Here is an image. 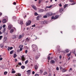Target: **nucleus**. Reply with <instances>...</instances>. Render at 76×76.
<instances>
[{
	"instance_id": "nucleus-1",
	"label": "nucleus",
	"mask_w": 76,
	"mask_h": 76,
	"mask_svg": "<svg viewBox=\"0 0 76 76\" xmlns=\"http://www.w3.org/2000/svg\"><path fill=\"white\" fill-rule=\"evenodd\" d=\"M31 47L33 48V50L34 51H35L36 50H38V47L35 45H32Z\"/></svg>"
},
{
	"instance_id": "nucleus-2",
	"label": "nucleus",
	"mask_w": 76,
	"mask_h": 76,
	"mask_svg": "<svg viewBox=\"0 0 76 76\" xmlns=\"http://www.w3.org/2000/svg\"><path fill=\"white\" fill-rule=\"evenodd\" d=\"M31 23V21L30 20H28L26 23V26H29Z\"/></svg>"
},
{
	"instance_id": "nucleus-3",
	"label": "nucleus",
	"mask_w": 76,
	"mask_h": 76,
	"mask_svg": "<svg viewBox=\"0 0 76 76\" xmlns=\"http://www.w3.org/2000/svg\"><path fill=\"white\" fill-rule=\"evenodd\" d=\"M47 16H51L53 15V13L51 12H48L46 14Z\"/></svg>"
},
{
	"instance_id": "nucleus-4",
	"label": "nucleus",
	"mask_w": 76,
	"mask_h": 76,
	"mask_svg": "<svg viewBox=\"0 0 76 76\" xmlns=\"http://www.w3.org/2000/svg\"><path fill=\"white\" fill-rule=\"evenodd\" d=\"M58 15H56L55 17L54 16H53L52 17V19H56L58 18Z\"/></svg>"
},
{
	"instance_id": "nucleus-5",
	"label": "nucleus",
	"mask_w": 76,
	"mask_h": 76,
	"mask_svg": "<svg viewBox=\"0 0 76 76\" xmlns=\"http://www.w3.org/2000/svg\"><path fill=\"white\" fill-rule=\"evenodd\" d=\"M18 23L20 24V25H22L23 24V21L22 20H19L18 21Z\"/></svg>"
},
{
	"instance_id": "nucleus-6",
	"label": "nucleus",
	"mask_w": 76,
	"mask_h": 76,
	"mask_svg": "<svg viewBox=\"0 0 76 76\" xmlns=\"http://www.w3.org/2000/svg\"><path fill=\"white\" fill-rule=\"evenodd\" d=\"M19 48H20V51H21L22 50V49H23V46L22 45H21L19 46Z\"/></svg>"
},
{
	"instance_id": "nucleus-7",
	"label": "nucleus",
	"mask_w": 76,
	"mask_h": 76,
	"mask_svg": "<svg viewBox=\"0 0 76 76\" xmlns=\"http://www.w3.org/2000/svg\"><path fill=\"white\" fill-rule=\"evenodd\" d=\"M46 23H47V20L41 22V24H45Z\"/></svg>"
},
{
	"instance_id": "nucleus-8",
	"label": "nucleus",
	"mask_w": 76,
	"mask_h": 76,
	"mask_svg": "<svg viewBox=\"0 0 76 76\" xmlns=\"http://www.w3.org/2000/svg\"><path fill=\"white\" fill-rule=\"evenodd\" d=\"M21 59L23 61H25V58L24 55H23L21 57Z\"/></svg>"
},
{
	"instance_id": "nucleus-9",
	"label": "nucleus",
	"mask_w": 76,
	"mask_h": 76,
	"mask_svg": "<svg viewBox=\"0 0 76 76\" xmlns=\"http://www.w3.org/2000/svg\"><path fill=\"white\" fill-rule=\"evenodd\" d=\"M40 56V54H39L38 55H37V56H36L35 57V59L36 60H37L39 57Z\"/></svg>"
},
{
	"instance_id": "nucleus-10",
	"label": "nucleus",
	"mask_w": 76,
	"mask_h": 76,
	"mask_svg": "<svg viewBox=\"0 0 76 76\" xmlns=\"http://www.w3.org/2000/svg\"><path fill=\"white\" fill-rule=\"evenodd\" d=\"M31 6L32 8L33 9H34L35 10H36L37 9V7H35V6H34V5H32Z\"/></svg>"
},
{
	"instance_id": "nucleus-11",
	"label": "nucleus",
	"mask_w": 76,
	"mask_h": 76,
	"mask_svg": "<svg viewBox=\"0 0 76 76\" xmlns=\"http://www.w3.org/2000/svg\"><path fill=\"white\" fill-rule=\"evenodd\" d=\"M64 10V9L63 8H60L59 9V12H60V13H61L63 11V10Z\"/></svg>"
},
{
	"instance_id": "nucleus-12",
	"label": "nucleus",
	"mask_w": 76,
	"mask_h": 76,
	"mask_svg": "<svg viewBox=\"0 0 76 76\" xmlns=\"http://www.w3.org/2000/svg\"><path fill=\"white\" fill-rule=\"evenodd\" d=\"M27 75H30L31 74V70H28L26 71Z\"/></svg>"
},
{
	"instance_id": "nucleus-13",
	"label": "nucleus",
	"mask_w": 76,
	"mask_h": 76,
	"mask_svg": "<svg viewBox=\"0 0 76 76\" xmlns=\"http://www.w3.org/2000/svg\"><path fill=\"white\" fill-rule=\"evenodd\" d=\"M50 63L51 64H54L55 63V61L53 60H52L50 61Z\"/></svg>"
},
{
	"instance_id": "nucleus-14",
	"label": "nucleus",
	"mask_w": 76,
	"mask_h": 76,
	"mask_svg": "<svg viewBox=\"0 0 76 76\" xmlns=\"http://www.w3.org/2000/svg\"><path fill=\"white\" fill-rule=\"evenodd\" d=\"M6 21H7L6 19H4L2 20V22L3 23H5L6 22Z\"/></svg>"
},
{
	"instance_id": "nucleus-15",
	"label": "nucleus",
	"mask_w": 76,
	"mask_h": 76,
	"mask_svg": "<svg viewBox=\"0 0 76 76\" xmlns=\"http://www.w3.org/2000/svg\"><path fill=\"white\" fill-rule=\"evenodd\" d=\"M7 39V37H4V42L6 41Z\"/></svg>"
},
{
	"instance_id": "nucleus-16",
	"label": "nucleus",
	"mask_w": 76,
	"mask_h": 76,
	"mask_svg": "<svg viewBox=\"0 0 76 76\" xmlns=\"http://www.w3.org/2000/svg\"><path fill=\"white\" fill-rule=\"evenodd\" d=\"M26 40L27 42H29L30 41V38L27 37L26 39Z\"/></svg>"
},
{
	"instance_id": "nucleus-17",
	"label": "nucleus",
	"mask_w": 76,
	"mask_h": 76,
	"mask_svg": "<svg viewBox=\"0 0 76 76\" xmlns=\"http://www.w3.org/2000/svg\"><path fill=\"white\" fill-rule=\"evenodd\" d=\"M12 25H10L9 26H8V29H10L12 28Z\"/></svg>"
},
{
	"instance_id": "nucleus-18",
	"label": "nucleus",
	"mask_w": 76,
	"mask_h": 76,
	"mask_svg": "<svg viewBox=\"0 0 76 76\" xmlns=\"http://www.w3.org/2000/svg\"><path fill=\"white\" fill-rule=\"evenodd\" d=\"M12 49H13L12 47H11L10 48V47H8V51H9L10 50H12Z\"/></svg>"
},
{
	"instance_id": "nucleus-19",
	"label": "nucleus",
	"mask_w": 76,
	"mask_h": 76,
	"mask_svg": "<svg viewBox=\"0 0 76 76\" xmlns=\"http://www.w3.org/2000/svg\"><path fill=\"white\" fill-rule=\"evenodd\" d=\"M13 39H16V36L15 35H14L12 36Z\"/></svg>"
},
{
	"instance_id": "nucleus-20",
	"label": "nucleus",
	"mask_w": 76,
	"mask_h": 76,
	"mask_svg": "<svg viewBox=\"0 0 76 76\" xmlns=\"http://www.w3.org/2000/svg\"><path fill=\"white\" fill-rule=\"evenodd\" d=\"M44 11V10L42 9L40 10H39V12L40 13H42V12H43Z\"/></svg>"
},
{
	"instance_id": "nucleus-21",
	"label": "nucleus",
	"mask_w": 76,
	"mask_h": 76,
	"mask_svg": "<svg viewBox=\"0 0 76 76\" xmlns=\"http://www.w3.org/2000/svg\"><path fill=\"white\" fill-rule=\"evenodd\" d=\"M67 71L66 69H62V72H63V73H64V72H65Z\"/></svg>"
},
{
	"instance_id": "nucleus-22",
	"label": "nucleus",
	"mask_w": 76,
	"mask_h": 76,
	"mask_svg": "<svg viewBox=\"0 0 76 76\" xmlns=\"http://www.w3.org/2000/svg\"><path fill=\"white\" fill-rule=\"evenodd\" d=\"M0 47H1V48H3L4 47V45L3 44H0Z\"/></svg>"
},
{
	"instance_id": "nucleus-23",
	"label": "nucleus",
	"mask_w": 76,
	"mask_h": 76,
	"mask_svg": "<svg viewBox=\"0 0 76 76\" xmlns=\"http://www.w3.org/2000/svg\"><path fill=\"white\" fill-rule=\"evenodd\" d=\"M38 67L37 65H35L34 66V68L35 70H37V69H38Z\"/></svg>"
},
{
	"instance_id": "nucleus-24",
	"label": "nucleus",
	"mask_w": 76,
	"mask_h": 76,
	"mask_svg": "<svg viewBox=\"0 0 76 76\" xmlns=\"http://www.w3.org/2000/svg\"><path fill=\"white\" fill-rule=\"evenodd\" d=\"M22 38V35H20L18 37V39H21Z\"/></svg>"
},
{
	"instance_id": "nucleus-25",
	"label": "nucleus",
	"mask_w": 76,
	"mask_h": 76,
	"mask_svg": "<svg viewBox=\"0 0 76 76\" xmlns=\"http://www.w3.org/2000/svg\"><path fill=\"white\" fill-rule=\"evenodd\" d=\"M13 31H14V30H13V29H11L10 30V33L11 34H12V32H13Z\"/></svg>"
},
{
	"instance_id": "nucleus-26",
	"label": "nucleus",
	"mask_w": 76,
	"mask_h": 76,
	"mask_svg": "<svg viewBox=\"0 0 76 76\" xmlns=\"http://www.w3.org/2000/svg\"><path fill=\"white\" fill-rule=\"evenodd\" d=\"M5 31H6V28H4V29L2 30V32L4 33V32H5Z\"/></svg>"
},
{
	"instance_id": "nucleus-27",
	"label": "nucleus",
	"mask_w": 76,
	"mask_h": 76,
	"mask_svg": "<svg viewBox=\"0 0 76 76\" xmlns=\"http://www.w3.org/2000/svg\"><path fill=\"white\" fill-rule=\"evenodd\" d=\"M13 52H14V50H12L10 52V54H12L13 53Z\"/></svg>"
},
{
	"instance_id": "nucleus-28",
	"label": "nucleus",
	"mask_w": 76,
	"mask_h": 76,
	"mask_svg": "<svg viewBox=\"0 0 76 76\" xmlns=\"http://www.w3.org/2000/svg\"><path fill=\"white\" fill-rule=\"evenodd\" d=\"M68 5L67 4H65L64 6V9H66V7H67V6Z\"/></svg>"
},
{
	"instance_id": "nucleus-29",
	"label": "nucleus",
	"mask_w": 76,
	"mask_h": 76,
	"mask_svg": "<svg viewBox=\"0 0 76 76\" xmlns=\"http://www.w3.org/2000/svg\"><path fill=\"white\" fill-rule=\"evenodd\" d=\"M7 73H8L7 72H6V71L4 72V75H7Z\"/></svg>"
},
{
	"instance_id": "nucleus-30",
	"label": "nucleus",
	"mask_w": 76,
	"mask_h": 76,
	"mask_svg": "<svg viewBox=\"0 0 76 76\" xmlns=\"http://www.w3.org/2000/svg\"><path fill=\"white\" fill-rule=\"evenodd\" d=\"M16 76H21V74L18 73L17 74Z\"/></svg>"
},
{
	"instance_id": "nucleus-31",
	"label": "nucleus",
	"mask_w": 76,
	"mask_h": 76,
	"mask_svg": "<svg viewBox=\"0 0 76 76\" xmlns=\"http://www.w3.org/2000/svg\"><path fill=\"white\" fill-rule=\"evenodd\" d=\"M28 63V60H26L25 62V64H27V63Z\"/></svg>"
},
{
	"instance_id": "nucleus-32",
	"label": "nucleus",
	"mask_w": 76,
	"mask_h": 76,
	"mask_svg": "<svg viewBox=\"0 0 76 76\" xmlns=\"http://www.w3.org/2000/svg\"><path fill=\"white\" fill-rule=\"evenodd\" d=\"M43 18H47V14H46V15L43 16Z\"/></svg>"
},
{
	"instance_id": "nucleus-33",
	"label": "nucleus",
	"mask_w": 76,
	"mask_h": 76,
	"mask_svg": "<svg viewBox=\"0 0 76 76\" xmlns=\"http://www.w3.org/2000/svg\"><path fill=\"white\" fill-rule=\"evenodd\" d=\"M17 56V55L15 54H14L13 56V57L14 58H16V57Z\"/></svg>"
},
{
	"instance_id": "nucleus-34",
	"label": "nucleus",
	"mask_w": 76,
	"mask_h": 76,
	"mask_svg": "<svg viewBox=\"0 0 76 76\" xmlns=\"http://www.w3.org/2000/svg\"><path fill=\"white\" fill-rule=\"evenodd\" d=\"M21 69H25V66H21Z\"/></svg>"
},
{
	"instance_id": "nucleus-35",
	"label": "nucleus",
	"mask_w": 76,
	"mask_h": 76,
	"mask_svg": "<svg viewBox=\"0 0 76 76\" xmlns=\"http://www.w3.org/2000/svg\"><path fill=\"white\" fill-rule=\"evenodd\" d=\"M42 1V0H39V3L40 4V3H41Z\"/></svg>"
},
{
	"instance_id": "nucleus-36",
	"label": "nucleus",
	"mask_w": 76,
	"mask_h": 76,
	"mask_svg": "<svg viewBox=\"0 0 76 76\" xmlns=\"http://www.w3.org/2000/svg\"><path fill=\"white\" fill-rule=\"evenodd\" d=\"M3 38V36H0V40H1Z\"/></svg>"
},
{
	"instance_id": "nucleus-37",
	"label": "nucleus",
	"mask_w": 76,
	"mask_h": 76,
	"mask_svg": "<svg viewBox=\"0 0 76 76\" xmlns=\"http://www.w3.org/2000/svg\"><path fill=\"white\" fill-rule=\"evenodd\" d=\"M47 72H45L44 73V75H47Z\"/></svg>"
},
{
	"instance_id": "nucleus-38",
	"label": "nucleus",
	"mask_w": 76,
	"mask_h": 76,
	"mask_svg": "<svg viewBox=\"0 0 76 76\" xmlns=\"http://www.w3.org/2000/svg\"><path fill=\"white\" fill-rule=\"evenodd\" d=\"M71 54V53H69L67 54V56L68 57H69V56H70Z\"/></svg>"
},
{
	"instance_id": "nucleus-39",
	"label": "nucleus",
	"mask_w": 76,
	"mask_h": 76,
	"mask_svg": "<svg viewBox=\"0 0 76 76\" xmlns=\"http://www.w3.org/2000/svg\"><path fill=\"white\" fill-rule=\"evenodd\" d=\"M12 73H16V72L15 71H12V72H11Z\"/></svg>"
},
{
	"instance_id": "nucleus-40",
	"label": "nucleus",
	"mask_w": 76,
	"mask_h": 76,
	"mask_svg": "<svg viewBox=\"0 0 76 76\" xmlns=\"http://www.w3.org/2000/svg\"><path fill=\"white\" fill-rule=\"evenodd\" d=\"M18 65H20V66H22V63L21 62H19L18 63Z\"/></svg>"
},
{
	"instance_id": "nucleus-41",
	"label": "nucleus",
	"mask_w": 76,
	"mask_h": 76,
	"mask_svg": "<svg viewBox=\"0 0 76 76\" xmlns=\"http://www.w3.org/2000/svg\"><path fill=\"white\" fill-rule=\"evenodd\" d=\"M34 15L35 16H37V15H38V13L37 12H35V13H34Z\"/></svg>"
},
{
	"instance_id": "nucleus-42",
	"label": "nucleus",
	"mask_w": 76,
	"mask_h": 76,
	"mask_svg": "<svg viewBox=\"0 0 76 76\" xmlns=\"http://www.w3.org/2000/svg\"><path fill=\"white\" fill-rule=\"evenodd\" d=\"M65 51H66V53H68L69 52V49H66L65 50Z\"/></svg>"
},
{
	"instance_id": "nucleus-43",
	"label": "nucleus",
	"mask_w": 76,
	"mask_h": 76,
	"mask_svg": "<svg viewBox=\"0 0 76 76\" xmlns=\"http://www.w3.org/2000/svg\"><path fill=\"white\" fill-rule=\"evenodd\" d=\"M48 60H50V56H48Z\"/></svg>"
},
{
	"instance_id": "nucleus-44",
	"label": "nucleus",
	"mask_w": 76,
	"mask_h": 76,
	"mask_svg": "<svg viewBox=\"0 0 76 76\" xmlns=\"http://www.w3.org/2000/svg\"><path fill=\"white\" fill-rule=\"evenodd\" d=\"M39 17H40L39 16H38L37 18V20H39Z\"/></svg>"
},
{
	"instance_id": "nucleus-45",
	"label": "nucleus",
	"mask_w": 76,
	"mask_h": 76,
	"mask_svg": "<svg viewBox=\"0 0 76 76\" xmlns=\"http://www.w3.org/2000/svg\"><path fill=\"white\" fill-rule=\"evenodd\" d=\"M40 73H41V74H42V70H41V69L40 70Z\"/></svg>"
},
{
	"instance_id": "nucleus-46",
	"label": "nucleus",
	"mask_w": 76,
	"mask_h": 76,
	"mask_svg": "<svg viewBox=\"0 0 76 76\" xmlns=\"http://www.w3.org/2000/svg\"><path fill=\"white\" fill-rule=\"evenodd\" d=\"M53 7V5H50L49 6V8H51V7Z\"/></svg>"
},
{
	"instance_id": "nucleus-47",
	"label": "nucleus",
	"mask_w": 76,
	"mask_h": 76,
	"mask_svg": "<svg viewBox=\"0 0 76 76\" xmlns=\"http://www.w3.org/2000/svg\"><path fill=\"white\" fill-rule=\"evenodd\" d=\"M35 76H39V75L38 74H36L35 75Z\"/></svg>"
},
{
	"instance_id": "nucleus-48",
	"label": "nucleus",
	"mask_w": 76,
	"mask_h": 76,
	"mask_svg": "<svg viewBox=\"0 0 76 76\" xmlns=\"http://www.w3.org/2000/svg\"><path fill=\"white\" fill-rule=\"evenodd\" d=\"M3 28H5L6 27V25L5 24L3 25L2 26Z\"/></svg>"
},
{
	"instance_id": "nucleus-49",
	"label": "nucleus",
	"mask_w": 76,
	"mask_h": 76,
	"mask_svg": "<svg viewBox=\"0 0 76 76\" xmlns=\"http://www.w3.org/2000/svg\"><path fill=\"white\" fill-rule=\"evenodd\" d=\"M56 69L57 70H59V68H58V67H56Z\"/></svg>"
},
{
	"instance_id": "nucleus-50",
	"label": "nucleus",
	"mask_w": 76,
	"mask_h": 76,
	"mask_svg": "<svg viewBox=\"0 0 76 76\" xmlns=\"http://www.w3.org/2000/svg\"><path fill=\"white\" fill-rule=\"evenodd\" d=\"M27 53H28V50H25V53H26V54H27Z\"/></svg>"
},
{
	"instance_id": "nucleus-51",
	"label": "nucleus",
	"mask_w": 76,
	"mask_h": 76,
	"mask_svg": "<svg viewBox=\"0 0 76 76\" xmlns=\"http://www.w3.org/2000/svg\"><path fill=\"white\" fill-rule=\"evenodd\" d=\"M32 75H34V74H35V72L34 71L32 72Z\"/></svg>"
},
{
	"instance_id": "nucleus-52",
	"label": "nucleus",
	"mask_w": 76,
	"mask_h": 76,
	"mask_svg": "<svg viewBox=\"0 0 76 76\" xmlns=\"http://www.w3.org/2000/svg\"><path fill=\"white\" fill-rule=\"evenodd\" d=\"M13 18H14V19H15V20H16V17H13Z\"/></svg>"
},
{
	"instance_id": "nucleus-53",
	"label": "nucleus",
	"mask_w": 76,
	"mask_h": 76,
	"mask_svg": "<svg viewBox=\"0 0 76 76\" xmlns=\"http://www.w3.org/2000/svg\"><path fill=\"white\" fill-rule=\"evenodd\" d=\"M32 27H35V24H34V25L32 26Z\"/></svg>"
},
{
	"instance_id": "nucleus-54",
	"label": "nucleus",
	"mask_w": 76,
	"mask_h": 76,
	"mask_svg": "<svg viewBox=\"0 0 76 76\" xmlns=\"http://www.w3.org/2000/svg\"><path fill=\"white\" fill-rule=\"evenodd\" d=\"M62 57H61V56L60 55L59 56V58L60 59H61V58Z\"/></svg>"
},
{
	"instance_id": "nucleus-55",
	"label": "nucleus",
	"mask_w": 76,
	"mask_h": 76,
	"mask_svg": "<svg viewBox=\"0 0 76 76\" xmlns=\"http://www.w3.org/2000/svg\"><path fill=\"white\" fill-rule=\"evenodd\" d=\"M59 6L60 7H61V6H62V5H61V4H59Z\"/></svg>"
},
{
	"instance_id": "nucleus-56",
	"label": "nucleus",
	"mask_w": 76,
	"mask_h": 76,
	"mask_svg": "<svg viewBox=\"0 0 76 76\" xmlns=\"http://www.w3.org/2000/svg\"><path fill=\"white\" fill-rule=\"evenodd\" d=\"M60 69H63V68L61 66H60Z\"/></svg>"
},
{
	"instance_id": "nucleus-57",
	"label": "nucleus",
	"mask_w": 76,
	"mask_h": 76,
	"mask_svg": "<svg viewBox=\"0 0 76 76\" xmlns=\"http://www.w3.org/2000/svg\"><path fill=\"white\" fill-rule=\"evenodd\" d=\"M15 62H16V61H18V60H17V59H15Z\"/></svg>"
},
{
	"instance_id": "nucleus-58",
	"label": "nucleus",
	"mask_w": 76,
	"mask_h": 76,
	"mask_svg": "<svg viewBox=\"0 0 76 76\" xmlns=\"http://www.w3.org/2000/svg\"><path fill=\"white\" fill-rule=\"evenodd\" d=\"M13 4L14 5H16V3L15 2H14L13 3Z\"/></svg>"
},
{
	"instance_id": "nucleus-59",
	"label": "nucleus",
	"mask_w": 76,
	"mask_h": 76,
	"mask_svg": "<svg viewBox=\"0 0 76 76\" xmlns=\"http://www.w3.org/2000/svg\"><path fill=\"white\" fill-rule=\"evenodd\" d=\"M2 15V13L1 12H0V16Z\"/></svg>"
},
{
	"instance_id": "nucleus-60",
	"label": "nucleus",
	"mask_w": 76,
	"mask_h": 76,
	"mask_svg": "<svg viewBox=\"0 0 76 76\" xmlns=\"http://www.w3.org/2000/svg\"><path fill=\"white\" fill-rule=\"evenodd\" d=\"M3 34V33L1 32V31H0V35H1Z\"/></svg>"
},
{
	"instance_id": "nucleus-61",
	"label": "nucleus",
	"mask_w": 76,
	"mask_h": 76,
	"mask_svg": "<svg viewBox=\"0 0 76 76\" xmlns=\"http://www.w3.org/2000/svg\"><path fill=\"white\" fill-rule=\"evenodd\" d=\"M2 60H3V58H0V61Z\"/></svg>"
},
{
	"instance_id": "nucleus-62",
	"label": "nucleus",
	"mask_w": 76,
	"mask_h": 76,
	"mask_svg": "<svg viewBox=\"0 0 76 76\" xmlns=\"http://www.w3.org/2000/svg\"><path fill=\"white\" fill-rule=\"evenodd\" d=\"M19 51H20V50H17V52H18V53H19Z\"/></svg>"
},
{
	"instance_id": "nucleus-63",
	"label": "nucleus",
	"mask_w": 76,
	"mask_h": 76,
	"mask_svg": "<svg viewBox=\"0 0 76 76\" xmlns=\"http://www.w3.org/2000/svg\"><path fill=\"white\" fill-rule=\"evenodd\" d=\"M48 76H51V74L50 73L49 74V75Z\"/></svg>"
},
{
	"instance_id": "nucleus-64",
	"label": "nucleus",
	"mask_w": 76,
	"mask_h": 76,
	"mask_svg": "<svg viewBox=\"0 0 76 76\" xmlns=\"http://www.w3.org/2000/svg\"><path fill=\"white\" fill-rule=\"evenodd\" d=\"M70 1L71 2H73V0H70Z\"/></svg>"
}]
</instances>
